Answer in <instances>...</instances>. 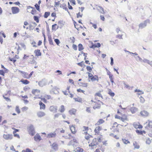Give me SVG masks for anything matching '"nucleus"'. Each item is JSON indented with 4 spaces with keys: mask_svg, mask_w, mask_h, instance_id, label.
<instances>
[{
    "mask_svg": "<svg viewBox=\"0 0 152 152\" xmlns=\"http://www.w3.org/2000/svg\"><path fill=\"white\" fill-rule=\"evenodd\" d=\"M20 81L25 84H27L29 83V82L27 80L21 79Z\"/></svg>",
    "mask_w": 152,
    "mask_h": 152,
    "instance_id": "obj_18",
    "label": "nucleus"
},
{
    "mask_svg": "<svg viewBox=\"0 0 152 152\" xmlns=\"http://www.w3.org/2000/svg\"><path fill=\"white\" fill-rule=\"evenodd\" d=\"M91 80L92 81H95V80L98 81V77L96 75H95L93 76L91 78Z\"/></svg>",
    "mask_w": 152,
    "mask_h": 152,
    "instance_id": "obj_19",
    "label": "nucleus"
},
{
    "mask_svg": "<svg viewBox=\"0 0 152 152\" xmlns=\"http://www.w3.org/2000/svg\"><path fill=\"white\" fill-rule=\"evenodd\" d=\"M89 146H91L92 147V149L94 148V146H96V143H94L93 142H91V143L89 144Z\"/></svg>",
    "mask_w": 152,
    "mask_h": 152,
    "instance_id": "obj_36",
    "label": "nucleus"
},
{
    "mask_svg": "<svg viewBox=\"0 0 152 152\" xmlns=\"http://www.w3.org/2000/svg\"><path fill=\"white\" fill-rule=\"evenodd\" d=\"M57 26L56 24H55L52 26V30L54 31H56L57 29L56 28L55 26Z\"/></svg>",
    "mask_w": 152,
    "mask_h": 152,
    "instance_id": "obj_45",
    "label": "nucleus"
},
{
    "mask_svg": "<svg viewBox=\"0 0 152 152\" xmlns=\"http://www.w3.org/2000/svg\"><path fill=\"white\" fill-rule=\"evenodd\" d=\"M15 111L18 114H19L20 113V111L19 108V107L18 106H16Z\"/></svg>",
    "mask_w": 152,
    "mask_h": 152,
    "instance_id": "obj_34",
    "label": "nucleus"
},
{
    "mask_svg": "<svg viewBox=\"0 0 152 152\" xmlns=\"http://www.w3.org/2000/svg\"><path fill=\"white\" fill-rule=\"evenodd\" d=\"M34 138L35 140L36 141H37L38 140H39V141H40L41 140L40 135L38 134H36V135L34 137Z\"/></svg>",
    "mask_w": 152,
    "mask_h": 152,
    "instance_id": "obj_11",
    "label": "nucleus"
},
{
    "mask_svg": "<svg viewBox=\"0 0 152 152\" xmlns=\"http://www.w3.org/2000/svg\"><path fill=\"white\" fill-rule=\"evenodd\" d=\"M61 115V114L59 113H57L54 115V119H55L56 118H58L59 116Z\"/></svg>",
    "mask_w": 152,
    "mask_h": 152,
    "instance_id": "obj_48",
    "label": "nucleus"
},
{
    "mask_svg": "<svg viewBox=\"0 0 152 152\" xmlns=\"http://www.w3.org/2000/svg\"><path fill=\"white\" fill-rule=\"evenodd\" d=\"M51 148L54 151H56L58 150V145L56 142H54L52 145H51Z\"/></svg>",
    "mask_w": 152,
    "mask_h": 152,
    "instance_id": "obj_5",
    "label": "nucleus"
},
{
    "mask_svg": "<svg viewBox=\"0 0 152 152\" xmlns=\"http://www.w3.org/2000/svg\"><path fill=\"white\" fill-rule=\"evenodd\" d=\"M32 9V10H35V8L29 6L27 7V10H29L30 9Z\"/></svg>",
    "mask_w": 152,
    "mask_h": 152,
    "instance_id": "obj_59",
    "label": "nucleus"
},
{
    "mask_svg": "<svg viewBox=\"0 0 152 152\" xmlns=\"http://www.w3.org/2000/svg\"><path fill=\"white\" fill-rule=\"evenodd\" d=\"M142 61L145 63H147L148 64V63H149L150 61L148 59H144L143 60H142Z\"/></svg>",
    "mask_w": 152,
    "mask_h": 152,
    "instance_id": "obj_55",
    "label": "nucleus"
},
{
    "mask_svg": "<svg viewBox=\"0 0 152 152\" xmlns=\"http://www.w3.org/2000/svg\"><path fill=\"white\" fill-rule=\"evenodd\" d=\"M34 53L35 54V56H41V53L40 52L39 50H35L34 51Z\"/></svg>",
    "mask_w": 152,
    "mask_h": 152,
    "instance_id": "obj_9",
    "label": "nucleus"
},
{
    "mask_svg": "<svg viewBox=\"0 0 152 152\" xmlns=\"http://www.w3.org/2000/svg\"><path fill=\"white\" fill-rule=\"evenodd\" d=\"M13 136L12 134H4L3 137L5 140H11Z\"/></svg>",
    "mask_w": 152,
    "mask_h": 152,
    "instance_id": "obj_4",
    "label": "nucleus"
},
{
    "mask_svg": "<svg viewBox=\"0 0 152 152\" xmlns=\"http://www.w3.org/2000/svg\"><path fill=\"white\" fill-rule=\"evenodd\" d=\"M56 134L55 132H54L48 134L47 135V137L48 138L55 137H56Z\"/></svg>",
    "mask_w": 152,
    "mask_h": 152,
    "instance_id": "obj_8",
    "label": "nucleus"
},
{
    "mask_svg": "<svg viewBox=\"0 0 152 152\" xmlns=\"http://www.w3.org/2000/svg\"><path fill=\"white\" fill-rule=\"evenodd\" d=\"M123 141L124 142V144H127L128 143H130L129 141H128L127 140H123Z\"/></svg>",
    "mask_w": 152,
    "mask_h": 152,
    "instance_id": "obj_53",
    "label": "nucleus"
},
{
    "mask_svg": "<svg viewBox=\"0 0 152 152\" xmlns=\"http://www.w3.org/2000/svg\"><path fill=\"white\" fill-rule=\"evenodd\" d=\"M78 50L79 51H80L84 49L82 45L81 44H79L78 45Z\"/></svg>",
    "mask_w": 152,
    "mask_h": 152,
    "instance_id": "obj_25",
    "label": "nucleus"
},
{
    "mask_svg": "<svg viewBox=\"0 0 152 152\" xmlns=\"http://www.w3.org/2000/svg\"><path fill=\"white\" fill-rule=\"evenodd\" d=\"M134 148L138 149L140 148L139 145L136 142H134L133 144Z\"/></svg>",
    "mask_w": 152,
    "mask_h": 152,
    "instance_id": "obj_15",
    "label": "nucleus"
},
{
    "mask_svg": "<svg viewBox=\"0 0 152 152\" xmlns=\"http://www.w3.org/2000/svg\"><path fill=\"white\" fill-rule=\"evenodd\" d=\"M37 115L38 117L41 118L45 115V113L42 111H39L37 113Z\"/></svg>",
    "mask_w": 152,
    "mask_h": 152,
    "instance_id": "obj_7",
    "label": "nucleus"
},
{
    "mask_svg": "<svg viewBox=\"0 0 152 152\" xmlns=\"http://www.w3.org/2000/svg\"><path fill=\"white\" fill-rule=\"evenodd\" d=\"M12 13L13 14H15L18 13L19 12V10H12Z\"/></svg>",
    "mask_w": 152,
    "mask_h": 152,
    "instance_id": "obj_49",
    "label": "nucleus"
},
{
    "mask_svg": "<svg viewBox=\"0 0 152 152\" xmlns=\"http://www.w3.org/2000/svg\"><path fill=\"white\" fill-rule=\"evenodd\" d=\"M136 60L137 61H140L141 62H142V59L140 58L139 56H138L136 58Z\"/></svg>",
    "mask_w": 152,
    "mask_h": 152,
    "instance_id": "obj_46",
    "label": "nucleus"
},
{
    "mask_svg": "<svg viewBox=\"0 0 152 152\" xmlns=\"http://www.w3.org/2000/svg\"><path fill=\"white\" fill-rule=\"evenodd\" d=\"M83 151L82 148H78L76 149V151L77 152H82Z\"/></svg>",
    "mask_w": 152,
    "mask_h": 152,
    "instance_id": "obj_41",
    "label": "nucleus"
},
{
    "mask_svg": "<svg viewBox=\"0 0 152 152\" xmlns=\"http://www.w3.org/2000/svg\"><path fill=\"white\" fill-rule=\"evenodd\" d=\"M27 129L29 133L32 136H33L35 134L34 128L32 125L31 124L27 127Z\"/></svg>",
    "mask_w": 152,
    "mask_h": 152,
    "instance_id": "obj_1",
    "label": "nucleus"
},
{
    "mask_svg": "<svg viewBox=\"0 0 152 152\" xmlns=\"http://www.w3.org/2000/svg\"><path fill=\"white\" fill-rule=\"evenodd\" d=\"M28 109V107H23L22 109V110L23 111H25Z\"/></svg>",
    "mask_w": 152,
    "mask_h": 152,
    "instance_id": "obj_50",
    "label": "nucleus"
},
{
    "mask_svg": "<svg viewBox=\"0 0 152 152\" xmlns=\"http://www.w3.org/2000/svg\"><path fill=\"white\" fill-rule=\"evenodd\" d=\"M81 54H83V56H85L84 60H86V58L87 57V53H85L83 52V51L81 52Z\"/></svg>",
    "mask_w": 152,
    "mask_h": 152,
    "instance_id": "obj_51",
    "label": "nucleus"
},
{
    "mask_svg": "<svg viewBox=\"0 0 152 152\" xmlns=\"http://www.w3.org/2000/svg\"><path fill=\"white\" fill-rule=\"evenodd\" d=\"M57 108L58 107L57 106H52L49 108V110L50 112L55 113L57 112Z\"/></svg>",
    "mask_w": 152,
    "mask_h": 152,
    "instance_id": "obj_3",
    "label": "nucleus"
},
{
    "mask_svg": "<svg viewBox=\"0 0 152 152\" xmlns=\"http://www.w3.org/2000/svg\"><path fill=\"white\" fill-rule=\"evenodd\" d=\"M60 7L63 9L68 10L67 8V6L65 4H63L60 5Z\"/></svg>",
    "mask_w": 152,
    "mask_h": 152,
    "instance_id": "obj_20",
    "label": "nucleus"
},
{
    "mask_svg": "<svg viewBox=\"0 0 152 152\" xmlns=\"http://www.w3.org/2000/svg\"><path fill=\"white\" fill-rule=\"evenodd\" d=\"M34 6L36 10H39V6L38 4H36Z\"/></svg>",
    "mask_w": 152,
    "mask_h": 152,
    "instance_id": "obj_61",
    "label": "nucleus"
},
{
    "mask_svg": "<svg viewBox=\"0 0 152 152\" xmlns=\"http://www.w3.org/2000/svg\"><path fill=\"white\" fill-rule=\"evenodd\" d=\"M55 7H58L60 4V3H59V1H58V2H55Z\"/></svg>",
    "mask_w": 152,
    "mask_h": 152,
    "instance_id": "obj_52",
    "label": "nucleus"
},
{
    "mask_svg": "<svg viewBox=\"0 0 152 152\" xmlns=\"http://www.w3.org/2000/svg\"><path fill=\"white\" fill-rule=\"evenodd\" d=\"M82 15L83 14L82 13H81L80 12H79L77 14V18H79V17L81 18Z\"/></svg>",
    "mask_w": 152,
    "mask_h": 152,
    "instance_id": "obj_38",
    "label": "nucleus"
},
{
    "mask_svg": "<svg viewBox=\"0 0 152 152\" xmlns=\"http://www.w3.org/2000/svg\"><path fill=\"white\" fill-rule=\"evenodd\" d=\"M95 95H96L97 96H99V97H101L102 98V94L100 93H97L95 94Z\"/></svg>",
    "mask_w": 152,
    "mask_h": 152,
    "instance_id": "obj_58",
    "label": "nucleus"
},
{
    "mask_svg": "<svg viewBox=\"0 0 152 152\" xmlns=\"http://www.w3.org/2000/svg\"><path fill=\"white\" fill-rule=\"evenodd\" d=\"M101 128L100 126H98L96 127L94 130V132L98 134L99 133V131L101 130Z\"/></svg>",
    "mask_w": 152,
    "mask_h": 152,
    "instance_id": "obj_16",
    "label": "nucleus"
},
{
    "mask_svg": "<svg viewBox=\"0 0 152 152\" xmlns=\"http://www.w3.org/2000/svg\"><path fill=\"white\" fill-rule=\"evenodd\" d=\"M34 20L36 21V22L37 23H38L39 22V18L37 16H34Z\"/></svg>",
    "mask_w": 152,
    "mask_h": 152,
    "instance_id": "obj_37",
    "label": "nucleus"
},
{
    "mask_svg": "<svg viewBox=\"0 0 152 152\" xmlns=\"http://www.w3.org/2000/svg\"><path fill=\"white\" fill-rule=\"evenodd\" d=\"M69 1L73 4V5L75 4V0H69Z\"/></svg>",
    "mask_w": 152,
    "mask_h": 152,
    "instance_id": "obj_64",
    "label": "nucleus"
},
{
    "mask_svg": "<svg viewBox=\"0 0 152 152\" xmlns=\"http://www.w3.org/2000/svg\"><path fill=\"white\" fill-rule=\"evenodd\" d=\"M96 10H99V9L100 10H103V8L102 7L98 5H96ZM95 7L93 8V10H95Z\"/></svg>",
    "mask_w": 152,
    "mask_h": 152,
    "instance_id": "obj_40",
    "label": "nucleus"
},
{
    "mask_svg": "<svg viewBox=\"0 0 152 152\" xmlns=\"http://www.w3.org/2000/svg\"><path fill=\"white\" fill-rule=\"evenodd\" d=\"M70 129L72 132L73 134H75L76 132L75 131V127L74 126H71L70 127Z\"/></svg>",
    "mask_w": 152,
    "mask_h": 152,
    "instance_id": "obj_26",
    "label": "nucleus"
},
{
    "mask_svg": "<svg viewBox=\"0 0 152 152\" xmlns=\"http://www.w3.org/2000/svg\"><path fill=\"white\" fill-rule=\"evenodd\" d=\"M148 23L149 24L150 23L149 19H147L145 20L143 22L140 23L139 25V28L142 29L145 28L146 26Z\"/></svg>",
    "mask_w": 152,
    "mask_h": 152,
    "instance_id": "obj_2",
    "label": "nucleus"
},
{
    "mask_svg": "<svg viewBox=\"0 0 152 152\" xmlns=\"http://www.w3.org/2000/svg\"><path fill=\"white\" fill-rule=\"evenodd\" d=\"M58 24H60L61 26H63L64 25L63 21L62 20L59 21L58 22Z\"/></svg>",
    "mask_w": 152,
    "mask_h": 152,
    "instance_id": "obj_56",
    "label": "nucleus"
},
{
    "mask_svg": "<svg viewBox=\"0 0 152 152\" xmlns=\"http://www.w3.org/2000/svg\"><path fill=\"white\" fill-rule=\"evenodd\" d=\"M92 68H93V67H91L90 66H87L86 67V69L89 72H91L92 71Z\"/></svg>",
    "mask_w": 152,
    "mask_h": 152,
    "instance_id": "obj_33",
    "label": "nucleus"
},
{
    "mask_svg": "<svg viewBox=\"0 0 152 152\" xmlns=\"http://www.w3.org/2000/svg\"><path fill=\"white\" fill-rule=\"evenodd\" d=\"M151 142V140H150V139L149 138H148L146 141V143L148 145H150Z\"/></svg>",
    "mask_w": 152,
    "mask_h": 152,
    "instance_id": "obj_43",
    "label": "nucleus"
},
{
    "mask_svg": "<svg viewBox=\"0 0 152 152\" xmlns=\"http://www.w3.org/2000/svg\"><path fill=\"white\" fill-rule=\"evenodd\" d=\"M108 94L112 97L114 96L115 95L114 93L112 92L111 90H109Z\"/></svg>",
    "mask_w": 152,
    "mask_h": 152,
    "instance_id": "obj_32",
    "label": "nucleus"
},
{
    "mask_svg": "<svg viewBox=\"0 0 152 152\" xmlns=\"http://www.w3.org/2000/svg\"><path fill=\"white\" fill-rule=\"evenodd\" d=\"M77 91L78 92H82L83 93H84V92L85 91H84L83 90L80 89H77Z\"/></svg>",
    "mask_w": 152,
    "mask_h": 152,
    "instance_id": "obj_57",
    "label": "nucleus"
},
{
    "mask_svg": "<svg viewBox=\"0 0 152 152\" xmlns=\"http://www.w3.org/2000/svg\"><path fill=\"white\" fill-rule=\"evenodd\" d=\"M104 121L103 120V119H100L99 121L96 123V124L97 125H99L100 124H102L104 122Z\"/></svg>",
    "mask_w": 152,
    "mask_h": 152,
    "instance_id": "obj_23",
    "label": "nucleus"
},
{
    "mask_svg": "<svg viewBox=\"0 0 152 152\" xmlns=\"http://www.w3.org/2000/svg\"><path fill=\"white\" fill-rule=\"evenodd\" d=\"M110 60H111V62H110V64L112 66L114 63H113V59L112 57L110 58Z\"/></svg>",
    "mask_w": 152,
    "mask_h": 152,
    "instance_id": "obj_63",
    "label": "nucleus"
},
{
    "mask_svg": "<svg viewBox=\"0 0 152 152\" xmlns=\"http://www.w3.org/2000/svg\"><path fill=\"white\" fill-rule=\"evenodd\" d=\"M140 102L142 103H143L145 102V99H144V98L142 97V96H141L140 97Z\"/></svg>",
    "mask_w": 152,
    "mask_h": 152,
    "instance_id": "obj_47",
    "label": "nucleus"
},
{
    "mask_svg": "<svg viewBox=\"0 0 152 152\" xmlns=\"http://www.w3.org/2000/svg\"><path fill=\"white\" fill-rule=\"evenodd\" d=\"M99 12L102 14H104L105 16L107 15V12L106 10H100Z\"/></svg>",
    "mask_w": 152,
    "mask_h": 152,
    "instance_id": "obj_30",
    "label": "nucleus"
},
{
    "mask_svg": "<svg viewBox=\"0 0 152 152\" xmlns=\"http://www.w3.org/2000/svg\"><path fill=\"white\" fill-rule=\"evenodd\" d=\"M134 92H140V94H137L139 95H141L142 94H144V92L143 91H141L139 89H136V90H135Z\"/></svg>",
    "mask_w": 152,
    "mask_h": 152,
    "instance_id": "obj_24",
    "label": "nucleus"
},
{
    "mask_svg": "<svg viewBox=\"0 0 152 152\" xmlns=\"http://www.w3.org/2000/svg\"><path fill=\"white\" fill-rule=\"evenodd\" d=\"M54 41L57 45H58L60 43L59 40L57 39H55Z\"/></svg>",
    "mask_w": 152,
    "mask_h": 152,
    "instance_id": "obj_44",
    "label": "nucleus"
},
{
    "mask_svg": "<svg viewBox=\"0 0 152 152\" xmlns=\"http://www.w3.org/2000/svg\"><path fill=\"white\" fill-rule=\"evenodd\" d=\"M148 125L150 128H152V121H150L149 122Z\"/></svg>",
    "mask_w": 152,
    "mask_h": 152,
    "instance_id": "obj_60",
    "label": "nucleus"
},
{
    "mask_svg": "<svg viewBox=\"0 0 152 152\" xmlns=\"http://www.w3.org/2000/svg\"><path fill=\"white\" fill-rule=\"evenodd\" d=\"M74 99L75 100V101L80 102H81L82 101V98L80 97H78L77 98H74Z\"/></svg>",
    "mask_w": 152,
    "mask_h": 152,
    "instance_id": "obj_27",
    "label": "nucleus"
},
{
    "mask_svg": "<svg viewBox=\"0 0 152 152\" xmlns=\"http://www.w3.org/2000/svg\"><path fill=\"white\" fill-rule=\"evenodd\" d=\"M22 152H34L31 150L29 148H27L25 150H23Z\"/></svg>",
    "mask_w": 152,
    "mask_h": 152,
    "instance_id": "obj_29",
    "label": "nucleus"
},
{
    "mask_svg": "<svg viewBox=\"0 0 152 152\" xmlns=\"http://www.w3.org/2000/svg\"><path fill=\"white\" fill-rule=\"evenodd\" d=\"M39 105L40 106V109L44 110L45 108V105L42 102H39Z\"/></svg>",
    "mask_w": 152,
    "mask_h": 152,
    "instance_id": "obj_10",
    "label": "nucleus"
},
{
    "mask_svg": "<svg viewBox=\"0 0 152 152\" xmlns=\"http://www.w3.org/2000/svg\"><path fill=\"white\" fill-rule=\"evenodd\" d=\"M47 84L46 81L45 80H42L39 81L38 83L39 86L41 87H43L45 86Z\"/></svg>",
    "mask_w": 152,
    "mask_h": 152,
    "instance_id": "obj_6",
    "label": "nucleus"
},
{
    "mask_svg": "<svg viewBox=\"0 0 152 152\" xmlns=\"http://www.w3.org/2000/svg\"><path fill=\"white\" fill-rule=\"evenodd\" d=\"M76 110L75 109H73L69 111V113L71 115H75L76 112Z\"/></svg>",
    "mask_w": 152,
    "mask_h": 152,
    "instance_id": "obj_22",
    "label": "nucleus"
},
{
    "mask_svg": "<svg viewBox=\"0 0 152 152\" xmlns=\"http://www.w3.org/2000/svg\"><path fill=\"white\" fill-rule=\"evenodd\" d=\"M23 77L27 79H29V76L28 75V73H27L26 72H25V73L23 74Z\"/></svg>",
    "mask_w": 152,
    "mask_h": 152,
    "instance_id": "obj_42",
    "label": "nucleus"
},
{
    "mask_svg": "<svg viewBox=\"0 0 152 152\" xmlns=\"http://www.w3.org/2000/svg\"><path fill=\"white\" fill-rule=\"evenodd\" d=\"M76 141V140H74L73 141H70L68 144V145L70 146L71 145H74V144H73V142H75Z\"/></svg>",
    "mask_w": 152,
    "mask_h": 152,
    "instance_id": "obj_39",
    "label": "nucleus"
},
{
    "mask_svg": "<svg viewBox=\"0 0 152 152\" xmlns=\"http://www.w3.org/2000/svg\"><path fill=\"white\" fill-rule=\"evenodd\" d=\"M130 110L132 113H134L137 111V109L134 107H131Z\"/></svg>",
    "mask_w": 152,
    "mask_h": 152,
    "instance_id": "obj_14",
    "label": "nucleus"
},
{
    "mask_svg": "<svg viewBox=\"0 0 152 152\" xmlns=\"http://www.w3.org/2000/svg\"><path fill=\"white\" fill-rule=\"evenodd\" d=\"M65 110L64 106L61 105L58 111L61 113H63Z\"/></svg>",
    "mask_w": 152,
    "mask_h": 152,
    "instance_id": "obj_13",
    "label": "nucleus"
},
{
    "mask_svg": "<svg viewBox=\"0 0 152 152\" xmlns=\"http://www.w3.org/2000/svg\"><path fill=\"white\" fill-rule=\"evenodd\" d=\"M140 114L141 115L143 116H147L148 114V113L146 111H143L140 112Z\"/></svg>",
    "mask_w": 152,
    "mask_h": 152,
    "instance_id": "obj_12",
    "label": "nucleus"
},
{
    "mask_svg": "<svg viewBox=\"0 0 152 152\" xmlns=\"http://www.w3.org/2000/svg\"><path fill=\"white\" fill-rule=\"evenodd\" d=\"M7 94H5V95H3V97L7 101L10 102L11 101V100L10 99V98L7 97H6L5 96H7Z\"/></svg>",
    "mask_w": 152,
    "mask_h": 152,
    "instance_id": "obj_21",
    "label": "nucleus"
},
{
    "mask_svg": "<svg viewBox=\"0 0 152 152\" xmlns=\"http://www.w3.org/2000/svg\"><path fill=\"white\" fill-rule=\"evenodd\" d=\"M101 105L100 104H98V107H96V104L93 107V108L94 110H95L96 109H99L101 107Z\"/></svg>",
    "mask_w": 152,
    "mask_h": 152,
    "instance_id": "obj_28",
    "label": "nucleus"
},
{
    "mask_svg": "<svg viewBox=\"0 0 152 152\" xmlns=\"http://www.w3.org/2000/svg\"><path fill=\"white\" fill-rule=\"evenodd\" d=\"M87 73L88 74V76L89 78H91V77H93V75L92 74H91L89 72H87Z\"/></svg>",
    "mask_w": 152,
    "mask_h": 152,
    "instance_id": "obj_54",
    "label": "nucleus"
},
{
    "mask_svg": "<svg viewBox=\"0 0 152 152\" xmlns=\"http://www.w3.org/2000/svg\"><path fill=\"white\" fill-rule=\"evenodd\" d=\"M48 39L49 43L51 45H53V42L51 37H48Z\"/></svg>",
    "mask_w": 152,
    "mask_h": 152,
    "instance_id": "obj_35",
    "label": "nucleus"
},
{
    "mask_svg": "<svg viewBox=\"0 0 152 152\" xmlns=\"http://www.w3.org/2000/svg\"><path fill=\"white\" fill-rule=\"evenodd\" d=\"M50 12H45V13L44 17L45 18H47L50 15Z\"/></svg>",
    "mask_w": 152,
    "mask_h": 152,
    "instance_id": "obj_31",
    "label": "nucleus"
},
{
    "mask_svg": "<svg viewBox=\"0 0 152 152\" xmlns=\"http://www.w3.org/2000/svg\"><path fill=\"white\" fill-rule=\"evenodd\" d=\"M31 92L34 95H35L36 94V93H39L40 92V91L37 89H33L32 91Z\"/></svg>",
    "mask_w": 152,
    "mask_h": 152,
    "instance_id": "obj_17",
    "label": "nucleus"
},
{
    "mask_svg": "<svg viewBox=\"0 0 152 152\" xmlns=\"http://www.w3.org/2000/svg\"><path fill=\"white\" fill-rule=\"evenodd\" d=\"M0 75L3 76H4V72L3 70H0Z\"/></svg>",
    "mask_w": 152,
    "mask_h": 152,
    "instance_id": "obj_62",
    "label": "nucleus"
}]
</instances>
